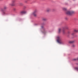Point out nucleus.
Wrapping results in <instances>:
<instances>
[{
    "instance_id": "nucleus-1",
    "label": "nucleus",
    "mask_w": 78,
    "mask_h": 78,
    "mask_svg": "<svg viewBox=\"0 0 78 78\" xmlns=\"http://www.w3.org/2000/svg\"><path fill=\"white\" fill-rule=\"evenodd\" d=\"M75 13V12L73 11H67L66 12L67 14L70 15H72V14H74Z\"/></svg>"
},
{
    "instance_id": "nucleus-2",
    "label": "nucleus",
    "mask_w": 78,
    "mask_h": 78,
    "mask_svg": "<svg viewBox=\"0 0 78 78\" xmlns=\"http://www.w3.org/2000/svg\"><path fill=\"white\" fill-rule=\"evenodd\" d=\"M57 42L59 43V44H62V38L60 37H57Z\"/></svg>"
},
{
    "instance_id": "nucleus-3",
    "label": "nucleus",
    "mask_w": 78,
    "mask_h": 78,
    "mask_svg": "<svg viewBox=\"0 0 78 78\" xmlns=\"http://www.w3.org/2000/svg\"><path fill=\"white\" fill-rule=\"evenodd\" d=\"M36 13H37V10H35L34 12H33L32 13V15H33L34 17H36L37 16V14H36Z\"/></svg>"
},
{
    "instance_id": "nucleus-4",
    "label": "nucleus",
    "mask_w": 78,
    "mask_h": 78,
    "mask_svg": "<svg viewBox=\"0 0 78 78\" xmlns=\"http://www.w3.org/2000/svg\"><path fill=\"white\" fill-rule=\"evenodd\" d=\"M41 28H43V31H42L43 33V34H45L46 33L47 31L45 30V29L44 28V27H43V26L41 27Z\"/></svg>"
},
{
    "instance_id": "nucleus-5",
    "label": "nucleus",
    "mask_w": 78,
    "mask_h": 78,
    "mask_svg": "<svg viewBox=\"0 0 78 78\" xmlns=\"http://www.w3.org/2000/svg\"><path fill=\"white\" fill-rule=\"evenodd\" d=\"M16 2V0H12V4H10L9 5H11V6H14V3Z\"/></svg>"
},
{
    "instance_id": "nucleus-6",
    "label": "nucleus",
    "mask_w": 78,
    "mask_h": 78,
    "mask_svg": "<svg viewBox=\"0 0 78 78\" xmlns=\"http://www.w3.org/2000/svg\"><path fill=\"white\" fill-rule=\"evenodd\" d=\"M26 12L25 11H22L20 12V14L21 15H22L23 14H25Z\"/></svg>"
},
{
    "instance_id": "nucleus-7",
    "label": "nucleus",
    "mask_w": 78,
    "mask_h": 78,
    "mask_svg": "<svg viewBox=\"0 0 78 78\" xmlns=\"http://www.w3.org/2000/svg\"><path fill=\"white\" fill-rule=\"evenodd\" d=\"M50 11H51V9L49 8L47 9L46 10V12H50Z\"/></svg>"
},
{
    "instance_id": "nucleus-8",
    "label": "nucleus",
    "mask_w": 78,
    "mask_h": 78,
    "mask_svg": "<svg viewBox=\"0 0 78 78\" xmlns=\"http://www.w3.org/2000/svg\"><path fill=\"white\" fill-rule=\"evenodd\" d=\"M77 32H78V30H74V32H73V33H72V35H73V34H75V33H76Z\"/></svg>"
},
{
    "instance_id": "nucleus-9",
    "label": "nucleus",
    "mask_w": 78,
    "mask_h": 78,
    "mask_svg": "<svg viewBox=\"0 0 78 78\" xmlns=\"http://www.w3.org/2000/svg\"><path fill=\"white\" fill-rule=\"evenodd\" d=\"M74 42L75 41H69V44H72V43H74Z\"/></svg>"
},
{
    "instance_id": "nucleus-10",
    "label": "nucleus",
    "mask_w": 78,
    "mask_h": 78,
    "mask_svg": "<svg viewBox=\"0 0 78 78\" xmlns=\"http://www.w3.org/2000/svg\"><path fill=\"white\" fill-rule=\"evenodd\" d=\"M62 9L63 11H66V10H67V9L65 8H63Z\"/></svg>"
},
{
    "instance_id": "nucleus-11",
    "label": "nucleus",
    "mask_w": 78,
    "mask_h": 78,
    "mask_svg": "<svg viewBox=\"0 0 78 78\" xmlns=\"http://www.w3.org/2000/svg\"><path fill=\"white\" fill-rule=\"evenodd\" d=\"M61 30V28L58 29V33H60Z\"/></svg>"
},
{
    "instance_id": "nucleus-12",
    "label": "nucleus",
    "mask_w": 78,
    "mask_h": 78,
    "mask_svg": "<svg viewBox=\"0 0 78 78\" xmlns=\"http://www.w3.org/2000/svg\"><path fill=\"white\" fill-rule=\"evenodd\" d=\"M75 70H77V71H78V67H76L75 68Z\"/></svg>"
},
{
    "instance_id": "nucleus-13",
    "label": "nucleus",
    "mask_w": 78,
    "mask_h": 78,
    "mask_svg": "<svg viewBox=\"0 0 78 78\" xmlns=\"http://www.w3.org/2000/svg\"><path fill=\"white\" fill-rule=\"evenodd\" d=\"M2 14H3V15H5L6 14V13L5 12H3Z\"/></svg>"
},
{
    "instance_id": "nucleus-14",
    "label": "nucleus",
    "mask_w": 78,
    "mask_h": 78,
    "mask_svg": "<svg viewBox=\"0 0 78 78\" xmlns=\"http://www.w3.org/2000/svg\"><path fill=\"white\" fill-rule=\"evenodd\" d=\"M47 20V19L46 18H43V20Z\"/></svg>"
},
{
    "instance_id": "nucleus-15",
    "label": "nucleus",
    "mask_w": 78,
    "mask_h": 78,
    "mask_svg": "<svg viewBox=\"0 0 78 78\" xmlns=\"http://www.w3.org/2000/svg\"><path fill=\"white\" fill-rule=\"evenodd\" d=\"M72 47H75V45L74 44H73L72 46Z\"/></svg>"
},
{
    "instance_id": "nucleus-16",
    "label": "nucleus",
    "mask_w": 78,
    "mask_h": 78,
    "mask_svg": "<svg viewBox=\"0 0 78 78\" xmlns=\"http://www.w3.org/2000/svg\"><path fill=\"white\" fill-rule=\"evenodd\" d=\"M4 9H6V8H7V7L6 6H5L4 7Z\"/></svg>"
},
{
    "instance_id": "nucleus-17",
    "label": "nucleus",
    "mask_w": 78,
    "mask_h": 78,
    "mask_svg": "<svg viewBox=\"0 0 78 78\" xmlns=\"http://www.w3.org/2000/svg\"><path fill=\"white\" fill-rule=\"evenodd\" d=\"M63 33H64H64H65V32L63 30Z\"/></svg>"
},
{
    "instance_id": "nucleus-18",
    "label": "nucleus",
    "mask_w": 78,
    "mask_h": 78,
    "mask_svg": "<svg viewBox=\"0 0 78 78\" xmlns=\"http://www.w3.org/2000/svg\"><path fill=\"white\" fill-rule=\"evenodd\" d=\"M73 60H74V61H75V60H76V59H73Z\"/></svg>"
}]
</instances>
